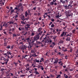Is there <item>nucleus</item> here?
Segmentation results:
<instances>
[{"instance_id": "obj_1", "label": "nucleus", "mask_w": 78, "mask_h": 78, "mask_svg": "<svg viewBox=\"0 0 78 78\" xmlns=\"http://www.w3.org/2000/svg\"><path fill=\"white\" fill-rule=\"evenodd\" d=\"M70 11H68V12H66V18H68L69 16H72L73 15Z\"/></svg>"}, {"instance_id": "obj_2", "label": "nucleus", "mask_w": 78, "mask_h": 78, "mask_svg": "<svg viewBox=\"0 0 78 78\" xmlns=\"http://www.w3.org/2000/svg\"><path fill=\"white\" fill-rule=\"evenodd\" d=\"M71 37V35H69V34H68V35H66L65 37H66V41H70V37Z\"/></svg>"}, {"instance_id": "obj_3", "label": "nucleus", "mask_w": 78, "mask_h": 78, "mask_svg": "<svg viewBox=\"0 0 78 78\" xmlns=\"http://www.w3.org/2000/svg\"><path fill=\"white\" fill-rule=\"evenodd\" d=\"M33 46V44L31 43L30 42L29 43V46H27V48H28L29 50H30L32 49V48Z\"/></svg>"}, {"instance_id": "obj_4", "label": "nucleus", "mask_w": 78, "mask_h": 78, "mask_svg": "<svg viewBox=\"0 0 78 78\" xmlns=\"http://www.w3.org/2000/svg\"><path fill=\"white\" fill-rule=\"evenodd\" d=\"M26 48H27V46L26 45H24L23 44L20 47L21 49L22 50H24L25 49L26 50Z\"/></svg>"}, {"instance_id": "obj_5", "label": "nucleus", "mask_w": 78, "mask_h": 78, "mask_svg": "<svg viewBox=\"0 0 78 78\" xmlns=\"http://www.w3.org/2000/svg\"><path fill=\"white\" fill-rule=\"evenodd\" d=\"M40 37L39 35H37L36 36L34 37V41H36L38 40L39 38Z\"/></svg>"}, {"instance_id": "obj_6", "label": "nucleus", "mask_w": 78, "mask_h": 78, "mask_svg": "<svg viewBox=\"0 0 78 78\" xmlns=\"http://www.w3.org/2000/svg\"><path fill=\"white\" fill-rule=\"evenodd\" d=\"M4 23L3 26L5 27V28H7L9 25V24H8L9 23H8V22L6 23L4 22Z\"/></svg>"}, {"instance_id": "obj_7", "label": "nucleus", "mask_w": 78, "mask_h": 78, "mask_svg": "<svg viewBox=\"0 0 78 78\" xmlns=\"http://www.w3.org/2000/svg\"><path fill=\"white\" fill-rule=\"evenodd\" d=\"M48 41V40L46 38V37H45V38H44V40L42 41L46 44L47 43Z\"/></svg>"}, {"instance_id": "obj_8", "label": "nucleus", "mask_w": 78, "mask_h": 78, "mask_svg": "<svg viewBox=\"0 0 78 78\" xmlns=\"http://www.w3.org/2000/svg\"><path fill=\"white\" fill-rule=\"evenodd\" d=\"M29 19V18L27 17L26 18H25L23 21H24L25 23H27V21Z\"/></svg>"}, {"instance_id": "obj_9", "label": "nucleus", "mask_w": 78, "mask_h": 78, "mask_svg": "<svg viewBox=\"0 0 78 78\" xmlns=\"http://www.w3.org/2000/svg\"><path fill=\"white\" fill-rule=\"evenodd\" d=\"M63 7H64L65 8V9H69V7L68 6V5H63Z\"/></svg>"}, {"instance_id": "obj_10", "label": "nucleus", "mask_w": 78, "mask_h": 78, "mask_svg": "<svg viewBox=\"0 0 78 78\" xmlns=\"http://www.w3.org/2000/svg\"><path fill=\"white\" fill-rule=\"evenodd\" d=\"M23 34L24 35H26L28 33V32H27V31H26V30H24V31L23 32Z\"/></svg>"}, {"instance_id": "obj_11", "label": "nucleus", "mask_w": 78, "mask_h": 78, "mask_svg": "<svg viewBox=\"0 0 78 78\" xmlns=\"http://www.w3.org/2000/svg\"><path fill=\"white\" fill-rule=\"evenodd\" d=\"M5 2V0H2V2H1V6H2V5H4V3Z\"/></svg>"}, {"instance_id": "obj_12", "label": "nucleus", "mask_w": 78, "mask_h": 78, "mask_svg": "<svg viewBox=\"0 0 78 78\" xmlns=\"http://www.w3.org/2000/svg\"><path fill=\"white\" fill-rule=\"evenodd\" d=\"M25 19V16L23 15H22V16L21 17V20H23L24 19Z\"/></svg>"}, {"instance_id": "obj_13", "label": "nucleus", "mask_w": 78, "mask_h": 78, "mask_svg": "<svg viewBox=\"0 0 78 78\" xmlns=\"http://www.w3.org/2000/svg\"><path fill=\"white\" fill-rule=\"evenodd\" d=\"M60 36L62 37H63V36H65L66 35H65V32H63L62 33V34L60 35Z\"/></svg>"}, {"instance_id": "obj_14", "label": "nucleus", "mask_w": 78, "mask_h": 78, "mask_svg": "<svg viewBox=\"0 0 78 78\" xmlns=\"http://www.w3.org/2000/svg\"><path fill=\"white\" fill-rule=\"evenodd\" d=\"M25 16L26 17H27V16L28 15H29V14H28V13L27 12V11L25 12Z\"/></svg>"}, {"instance_id": "obj_15", "label": "nucleus", "mask_w": 78, "mask_h": 78, "mask_svg": "<svg viewBox=\"0 0 78 78\" xmlns=\"http://www.w3.org/2000/svg\"><path fill=\"white\" fill-rule=\"evenodd\" d=\"M58 58H56V59H55V62H54V64L57 63V62H58Z\"/></svg>"}, {"instance_id": "obj_16", "label": "nucleus", "mask_w": 78, "mask_h": 78, "mask_svg": "<svg viewBox=\"0 0 78 78\" xmlns=\"http://www.w3.org/2000/svg\"><path fill=\"white\" fill-rule=\"evenodd\" d=\"M59 3V2H55L54 3V5H55V6H56V5L58 6V5Z\"/></svg>"}, {"instance_id": "obj_17", "label": "nucleus", "mask_w": 78, "mask_h": 78, "mask_svg": "<svg viewBox=\"0 0 78 78\" xmlns=\"http://www.w3.org/2000/svg\"><path fill=\"white\" fill-rule=\"evenodd\" d=\"M32 55L34 57H36L38 56V55H36V53H35H35H34V54H32Z\"/></svg>"}, {"instance_id": "obj_18", "label": "nucleus", "mask_w": 78, "mask_h": 78, "mask_svg": "<svg viewBox=\"0 0 78 78\" xmlns=\"http://www.w3.org/2000/svg\"><path fill=\"white\" fill-rule=\"evenodd\" d=\"M7 55H11L12 54V53H11L10 52H9V51H7Z\"/></svg>"}, {"instance_id": "obj_19", "label": "nucleus", "mask_w": 78, "mask_h": 78, "mask_svg": "<svg viewBox=\"0 0 78 78\" xmlns=\"http://www.w3.org/2000/svg\"><path fill=\"white\" fill-rule=\"evenodd\" d=\"M26 27H27L28 28H30V24H26Z\"/></svg>"}, {"instance_id": "obj_20", "label": "nucleus", "mask_w": 78, "mask_h": 78, "mask_svg": "<svg viewBox=\"0 0 78 78\" xmlns=\"http://www.w3.org/2000/svg\"><path fill=\"white\" fill-rule=\"evenodd\" d=\"M18 64H19V63L18 62V63H16V62H14V63H13V64H14L15 66H17Z\"/></svg>"}, {"instance_id": "obj_21", "label": "nucleus", "mask_w": 78, "mask_h": 78, "mask_svg": "<svg viewBox=\"0 0 78 78\" xmlns=\"http://www.w3.org/2000/svg\"><path fill=\"white\" fill-rule=\"evenodd\" d=\"M76 31V29H74V30H72V32L73 34H75V32Z\"/></svg>"}, {"instance_id": "obj_22", "label": "nucleus", "mask_w": 78, "mask_h": 78, "mask_svg": "<svg viewBox=\"0 0 78 78\" xmlns=\"http://www.w3.org/2000/svg\"><path fill=\"white\" fill-rule=\"evenodd\" d=\"M18 17V15L17 14L13 18L15 19L17 18Z\"/></svg>"}, {"instance_id": "obj_23", "label": "nucleus", "mask_w": 78, "mask_h": 78, "mask_svg": "<svg viewBox=\"0 0 78 78\" xmlns=\"http://www.w3.org/2000/svg\"><path fill=\"white\" fill-rule=\"evenodd\" d=\"M28 13L29 14V15H31V13L30 12L31 11V10H30L28 9Z\"/></svg>"}, {"instance_id": "obj_24", "label": "nucleus", "mask_w": 78, "mask_h": 78, "mask_svg": "<svg viewBox=\"0 0 78 78\" xmlns=\"http://www.w3.org/2000/svg\"><path fill=\"white\" fill-rule=\"evenodd\" d=\"M45 35V34H43L42 35H41V38H40V40L41 41L42 40V37L44 36V35Z\"/></svg>"}, {"instance_id": "obj_25", "label": "nucleus", "mask_w": 78, "mask_h": 78, "mask_svg": "<svg viewBox=\"0 0 78 78\" xmlns=\"http://www.w3.org/2000/svg\"><path fill=\"white\" fill-rule=\"evenodd\" d=\"M42 29H41V27H40V28H39L38 30V32H41V31L42 30Z\"/></svg>"}, {"instance_id": "obj_26", "label": "nucleus", "mask_w": 78, "mask_h": 78, "mask_svg": "<svg viewBox=\"0 0 78 78\" xmlns=\"http://www.w3.org/2000/svg\"><path fill=\"white\" fill-rule=\"evenodd\" d=\"M8 23H9V24H13V22H12V21H9V22H8Z\"/></svg>"}, {"instance_id": "obj_27", "label": "nucleus", "mask_w": 78, "mask_h": 78, "mask_svg": "<svg viewBox=\"0 0 78 78\" xmlns=\"http://www.w3.org/2000/svg\"><path fill=\"white\" fill-rule=\"evenodd\" d=\"M60 2L63 3H65V0H61Z\"/></svg>"}, {"instance_id": "obj_28", "label": "nucleus", "mask_w": 78, "mask_h": 78, "mask_svg": "<svg viewBox=\"0 0 78 78\" xmlns=\"http://www.w3.org/2000/svg\"><path fill=\"white\" fill-rule=\"evenodd\" d=\"M64 77L65 78H68V76L66 74H64Z\"/></svg>"}, {"instance_id": "obj_29", "label": "nucleus", "mask_w": 78, "mask_h": 78, "mask_svg": "<svg viewBox=\"0 0 78 78\" xmlns=\"http://www.w3.org/2000/svg\"><path fill=\"white\" fill-rule=\"evenodd\" d=\"M34 41H34V40H32L30 41V43H33L34 42Z\"/></svg>"}, {"instance_id": "obj_30", "label": "nucleus", "mask_w": 78, "mask_h": 78, "mask_svg": "<svg viewBox=\"0 0 78 78\" xmlns=\"http://www.w3.org/2000/svg\"><path fill=\"white\" fill-rule=\"evenodd\" d=\"M44 61V58H42L41 59V60H40V62H42L43 61Z\"/></svg>"}, {"instance_id": "obj_31", "label": "nucleus", "mask_w": 78, "mask_h": 78, "mask_svg": "<svg viewBox=\"0 0 78 78\" xmlns=\"http://www.w3.org/2000/svg\"><path fill=\"white\" fill-rule=\"evenodd\" d=\"M76 55H76V57H75L74 59H77V58H78V55H77V54H78V53H76Z\"/></svg>"}, {"instance_id": "obj_32", "label": "nucleus", "mask_w": 78, "mask_h": 78, "mask_svg": "<svg viewBox=\"0 0 78 78\" xmlns=\"http://www.w3.org/2000/svg\"><path fill=\"white\" fill-rule=\"evenodd\" d=\"M28 56H29V55H25V56L23 57V58H26V59H27V57H28Z\"/></svg>"}, {"instance_id": "obj_33", "label": "nucleus", "mask_w": 78, "mask_h": 78, "mask_svg": "<svg viewBox=\"0 0 78 78\" xmlns=\"http://www.w3.org/2000/svg\"><path fill=\"white\" fill-rule=\"evenodd\" d=\"M13 35V37L14 38V37H16L17 35L16 34H13L12 35Z\"/></svg>"}, {"instance_id": "obj_34", "label": "nucleus", "mask_w": 78, "mask_h": 78, "mask_svg": "<svg viewBox=\"0 0 78 78\" xmlns=\"http://www.w3.org/2000/svg\"><path fill=\"white\" fill-rule=\"evenodd\" d=\"M26 76V75H23V74L20 76V77H22Z\"/></svg>"}, {"instance_id": "obj_35", "label": "nucleus", "mask_w": 78, "mask_h": 78, "mask_svg": "<svg viewBox=\"0 0 78 78\" xmlns=\"http://www.w3.org/2000/svg\"><path fill=\"white\" fill-rule=\"evenodd\" d=\"M6 48H7L8 49H9V48H11V46L9 45H8Z\"/></svg>"}, {"instance_id": "obj_36", "label": "nucleus", "mask_w": 78, "mask_h": 78, "mask_svg": "<svg viewBox=\"0 0 78 78\" xmlns=\"http://www.w3.org/2000/svg\"><path fill=\"white\" fill-rule=\"evenodd\" d=\"M68 5V9H70V8L71 7H72V6H71V5Z\"/></svg>"}, {"instance_id": "obj_37", "label": "nucleus", "mask_w": 78, "mask_h": 78, "mask_svg": "<svg viewBox=\"0 0 78 78\" xmlns=\"http://www.w3.org/2000/svg\"><path fill=\"white\" fill-rule=\"evenodd\" d=\"M36 42L38 44H41V43L39 41H37Z\"/></svg>"}, {"instance_id": "obj_38", "label": "nucleus", "mask_w": 78, "mask_h": 78, "mask_svg": "<svg viewBox=\"0 0 78 78\" xmlns=\"http://www.w3.org/2000/svg\"><path fill=\"white\" fill-rule=\"evenodd\" d=\"M39 67H41V69L42 70H44V69L42 66H40Z\"/></svg>"}, {"instance_id": "obj_39", "label": "nucleus", "mask_w": 78, "mask_h": 78, "mask_svg": "<svg viewBox=\"0 0 78 78\" xmlns=\"http://www.w3.org/2000/svg\"><path fill=\"white\" fill-rule=\"evenodd\" d=\"M14 12V9H12L11 10V14H12V13H13Z\"/></svg>"}, {"instance_id": "obj_40", "label": "nucleus", "mask_w": 78, "mask_h": 78, "mask_svg": "<svg viewBox=\"0 0 78 78\" xmlns=\"http://www.w3.org/2000/svg\"><path fill=\"white\" fill-rule=\"evenodd\" d=\"M21 23L22 24H25L26 23L23 21H21Z\"/></svg>"}, {"instance_id": "obj_41", "label": "nucleus", "mask_w": 78, "mask_h": 78, "mask_svg": "<svg viewBox=\"0 0 78 78\" xmlns=\"http://www.w3.org/2000/svg\"><path fill=\"white\" fill-rule=\"evenodd\" d=\"M5 61H6V62H8L9 60V59H3Z\"/></svg>"}, {"instance_id": "obj_42", "label": "nucleus", "mask_w": 78, "mask_h": 78, "mask_svg": "<svg viewBox=\"0 0 78 78\" xmlns=\"http://www.w3.org/2000/svg\"><path fill=\"white\" fill-rule=\"evenodd\" d=\"M54 4V3L53 2H51L50 3L51 5H53Z\"/></svg>"}, {"instance_id": "obj_43", "label": "nucleus", "mask_w": 78, "mask_h": 78, "mask_svg": "<svg viewBox=\"0 0 78 78\" xmlns=\"http://www.w3.org/2000/svg\"><path fill=\"white\" fill-rule=\"evenodd\" d=\"M73 1H71L70 2H69V5H71L72 4H73Z\"/></svg>"}, {"instance_id": "obj_44", "label": "nucleus", "mask_w": 78, "mask_h": 78, "mask_svg": "<svg viewBox=\"0 0 78 78\" xmlns=\"http://www.w3.org/2000/svg\"><path fill=\"white\" fill-rule=\"evenodd\" d=\"M31 52L32 54H34V53H35L34 51V50H33L31 51Z\"/></svg>"}, {"instance_id": "obj_45", "label": "nucleus", "mask_w": 78, "mask_h": 78, "mask_svg": "<svg viewBox=\"0 0 78 78\" xmlns=\"http://www.w3.org/2000/svg\"><path fill=\"white\" fill-rule=\"evenodd\" d=\"M52 42V41L51 40H50L49 41L48 40V41H47V43H51Z\"/></svg>"}, {"instance_id": "obj_46", "label": "nucleus", "mask_w": 78, "mask_h": 78, "mask_svg": "<svg viewBox=\"0 0 78 78\" xmlns=\"http://www.w3.org/2000/svg\"><path fill=\"white\" fill-rule=\"evenodd\" d=\"M34 72H35V73H36V74H39V73L36 70Z\"/></svg>"}, {"instance_id": "obj_47", "label": "nucleus", "mask_w": 78, "mask_h": 78, "mask_svg": "<svg viewBox=\"0 0 78 78\" xmlns=\"http://www.w3.org/2000/svg\"><path fill=\"white\" fill-rule=\"evenodd\" d=\"M15 29H14V28H12V32H14V31H15Z\"/></svg>"}, {"instance_id": "obj_48", "label": "nucleus", "mask_w": 78, "mask_h": 78, "mask_svg": "<svg viewBox=\"0 0 78 78\" xmlns=\"http://www.w3.org/2000/svg\"><path fill=\"white\" fill-rule=\"evenodd\" d=\"M59 43H60L62 44L64 43V41H61L60 42H59Z\"/></svg>"}, {"instance_id": "obj_49", "label": "nucleus", "mask_w": 78, "mask_h": 78, "mask_svg": "<svg viewBox=\"0 0 78 78\" xmlns=\"http://www.w3.org/2000/svg\"><path fill=\"white\" fill-rule=\"evenodd\" d=\"M57 36H55L53 37V39L55 40V39L56 38Z\"/></svg>"}, {"instance_id": "obj_50", "label": "nucleus", "mask_w": 78, "mask_h": 78, "mask_svg": "<svg viewBox=\"0 0 78 78\" xmlns=\"http://www.w3.org/2000/svg\"><path fill=\"white\" fill-rule=\"evenodd\" d=\"M7 46V43L6 42H5L4 43V46Z\"/></svg>"}, {"instance_id": "obj_51", "label": "nucleus", "mask_w": 78, "mask_h": 78, "mask_svg": "<svg viewBox=\"0 0 78 78\" xmlns=\"http://www.w3.org/2000/svg\"><path fill=\"white\" fill-rule=\"evenodd\" d=\"M55 25L53 24H51V27H54Z\"/></svg>"}, {"instance_id": "obj_52", "label": "nucleus", "mask_w": 78, "mask_h": 78, "mask_svg": "<svg viewBox=\"0 0 78 78\" xmlns=\"http://www.w3.org/2000/svg\"><path fill=\"white\" fill-rule=\"evenodd\" d=\"M60 76H61L60 75H58V76L56 77V78H58L59 77V78H60L61 77Z\"/></svg>"}, {"instance_id": "obj_53", "label": "nucleus", "mask_w": 78, "mask_h": 78, "mask_svg": "<svg viewBox=\"0 0 78 78\" xmlns=\"http://www.w3.org/2000/svg\"><path fill=\"white\" fill-rule=\"evenodd\" d=\"M7 59L8 60H9V58H10V57H9V55H7Z\"/></svg>"}, {"instance_id": "obj_54", "label": "nucleus", "mask_w": 78, "mask_h": 78, "mask_svg": "<svg viewBox=\"0 0 78 78\" xmlns=\"http://www.w3.org/2000/svg\"><path fill=\"white\" fill-rule=\"evenodd\" d=\"M3 55H4L5 57H6L7 56V53L4 54H3Z\"/></svg>"}, {"instance_id": "obj_55", "label": "nucleus", "mask_w": 78, "mask_h": 78, "mask_svg": "<svg viewBox=\"0 0 78 78\" xmlns=\"http://www.w3.org/2000/svg\"><path fill=\"white\" fill-rule=\"evenodd\" d=\"M36 62L38 63V62H40L39 60H37V59H36Z\"/></svg>"}, {"instance_id": "obj_56", "label": "nucleus", "mask_w": 78, "mask_h": 78, "mask_svg": "<svg viewBox=\"0 0 78 78\" xmlns=\"http://www.w3.org/2000/svg\"><path fill=\"white\" fill-rule=\"evenodd\" d=\"M37 8V7H34L33 8V9L34 10H36Z\"/></svg>"}, {"instance_id": "obj_57", "label": "nucleus", "mask_w": 78, "mask_h": 78, "mask_svg": "<svg viewBox=\"0 0 78 78\" xmlns=\"http://www.w3.org/2000/svg\"><path fill=\"white\" fill-rule=\"evenodd\" d=\"M12 9H13V8L12 7H10V9H9V12L10 11V10H11V9L12 10Z\"/></svg>"}, {"instance_id": "obj_58", "label": "nucleus", "mask_w": 78, "mask_h": 78, "mask_svg": "<svg viewBox=\"0 0 78 78\" xmlns=\"http://www.w3.org/2000/svg\"><path fill=\"white\" fill-rule=\"evenodd\" d=\"M28 28H29V27H26H26H25L26 30H28Z\"/></svg>"}, {"instance_id": "obj_59", "label": "nucleus", "mask_w": 78, "mask_h": 78, "mask_svg": "<svg viewBox=\"0 0 78 78\" xmlns=\"http://www.w3.org/2000/svg\"><path fill=\"white\" fill-rule=\"evenodd\" d=\"M63 51H64V52H65L66 51H67L66 48H65V49H63Z\"/></svg>"}, {"instance_id": "obj_60", "label": "nucleus", "mask_w": 78, "mask_h": 78, "mask_svg": "<svg viewBox=\"0 0 78 78\" xmlns=\"http://www.w3.org/2000/svg\"><path fill=\"white\" fill-rule=\"evenodd\" d=\"M43 33V32H42V31H41V32H40V33H39V34L40 35H41L42 34V33Z\"/></svg>"}, {"instance_id": "obj_61", "label": "nucleus", "mask_w": 78, "mask_h": 78, "mask_svg": "<svg viewBox=\"0 0 78 78\" xmlns=\"http://www.w3.org/2000/svg\"><path fill=\"white\" fill-rule=\"evenodd\" d=\"M9 33L10 35H12V33L10 31H9Z\"/></svg>"}, {"instance_id": "obj_62", "label": "nucleus", "mask_w": 78, "mask_h": 78, "mask_svg": "<svg viewBox=\"0 0 78 78\" xmlns=\"http://www.w3.org/2000/svg\"><path fill=\"white\" fill-rule=\"evenodd\" d=\"M68 56L66 55V56L65 57V59H67V58H68Z\"/></svg>"}, {"instance_id": "obj_63", "label": "nucleus", "mask_w": 78, "mask_h": 78, "mask_svg": "<svg viewBox=\"0 0 78 78\" xmlns=\"http://www.w3.org/2000/svg\"><path fill=\"white\" fill-rule=\"evenodd\" d=\"M22 29V27H19V29L20 31L21 30V29Z\"/></svg>"}, {"instance_id": "obj_64", "label": "nucleus", "mask_w": 78, "mask_h": 78, "mask_svg": "<svg viewBox=\"0 0 78 78\" xmlns=\"http://www.w3.org/2000/svg\"><path fill=\"white\" fill-rule=\"evenodd\" d=\"M76 53H77V55H78V49H77V51H76Z\"/></svg>"}]
</instances>
